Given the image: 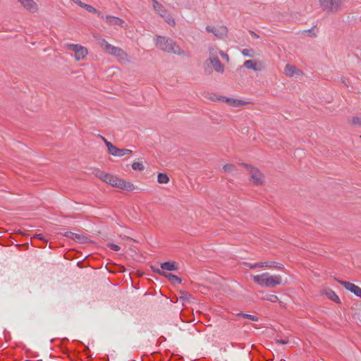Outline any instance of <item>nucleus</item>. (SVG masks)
<instances>
[{"label":"nucleus","instance_id":"nucleus-3","mask_svg":"<svg viewBox=\"0 0 361 361\" xmlns=\"http://www.w3.org/2000/svg\"><path fill=\"white\" fill-rule=\"evenodd\" d=\"M209 51L210 56L205 63L207 64L209 63L216 72L223 73L224 72V66L218 57L213 53L215 51V49L209 47Z\"/></svg>","mask_w":361,"mask_h":361},{"label":"nucleus","instance_id":"nucleus-20","mask_svg":"<svg viewBox=\"0 0 361 361\" xmlns=\"http://www.w3.org/2000/svg\"><path fill=\"white\" fill-rule=\"evenodd\" d=\"M120 178L115 176L111 174L108 175V178L106 180V183L111 185V186L118 188V183L120 182Z\"/></svg>","mask_w":361,"mask_h":361},{"label":"nucleus","instance_id":"nucleus-18","mask_svg":"<svg viewBox=\"0 0 361 361\" xmlns=\"http://www.w3.org/2000/svg\"><path fill=\"white\" fill-rule=\"evenodd\" d=\"M245 68L247 69H251L255 71H259L260 69L257 67V63L253 60H247L245 61L243 65V66L240 67V68Z\"/></svg>","mask_w":361,"mask_h":361},{"label":"nucleus","instance_id":"nucleus-34","mask_svg":"<svg viewBox=\"0 0 361 361\" xmlns=\"http://www.w3.org/2000/svg\"><path fill=\"white\" fill-rule=\"evenodd\" d=\"M100 45L102 47H104L107 51L109 49V47L111 46V44H109L106 40H105L104 39L100 41Z\"/></svg>","mask_w":361,"mask_h":361},{"label":"nucleus","instance_id":"nucleus-37","mask_svg":"<svg viewBox=\"0 0 361 361\" xmlns=\"http://www.w3.org/2000/svg\"><path fill=\"white\" fill-rule=\"evenodd\" d=\"M223 169H224V171L230 172L232 171L233 165L232 164H225V165H224Z\"/></svg>","mask_w":361,"mask_h":361},{"label":"nucleus","instance_id":"nucleus-26","mask_svg":"<svg viewBox=\"0 0 361 361\" xmlns=\"http://www.w3.org/2000/svg\"><path fill=\"white\" fill-rule=\"evenodd\" d=\"M132 169L135 171H142L145 170V166L141 162H134L132 164Z\"/></svg>","mask_w":361,"mask_h":361},{"label":"nucleus","instance_id":"nucleus-12","mask_svg":"<svg viewBox=\"0 0 361 361\" xmlns=\"http://www.w3.org/2000/svg\"><path fill=\"white\" fill-rule=\"evenodd\" d=\"M108 53L120 59H124L127 56V54L121 48L115 47L114 45L109 47Z\"/></svg>","mask_w":361,"mask_h":361},{"label":"nucleus","instance_id":"nucleus-27","mask_svg":"<svg viewBox=\"0 0 361 361\" xmlns=\"http://www.w3.org/2000/svg\"><path fill=\"white\" fill-rule=\"evenodd\" d=\"M329 298L332 300L333 301L337 302V303H340L341 301H340V299L338 298V296L335 293L334 291L333 290H330L329 293H327Z\"/></svg>","mask_w":361,"mask_h":361},{"label":"nucleus","instance_id":"nucleus-7","mask_svg":"<svg viewBox=\"0 0 361 361\" xmlns=\"http://www.w3.org/2000/svg\"><path fill=\"white\" fill-rule=\"evenodd\" d=\"M68 48L75 54V58L77 61L83 59L87 55V49L78 44H69Z\"/></svg>","mask_w":361,"mask_h":361},{"label":"nucleus","instance_id":"nucleus-33","mask_svg":"<svg viewBox=\"0 0 361 361\" xmlns=\"http://www.w3.org/2000/svg\"><path fill=\"white\" fill-rule=\"evenodd\" d=\"M151 269L154 272L157 273L161 276H165V275H166V272L162 271V269L161 270L160 269H159L158 267H157L155 266H152Z\"/></svg>","mask_w":361,"mask_h":361},{"label":"nucleus","instance_id":"nucleus-40","mask_svg":"<svg viewBox=\"0 0 361 361\" xmlns=\"http://www.w3.org/2000/svg\"><path fill=\"white\" fill-rule=\"evenodd\" d=\"M219 54H220V55L222 56V58H223L224 59H225V60H226L227 61H228V60H229V56H228V55L226 53H225V52H224V51H219Z\"/></svg>","mask_w":361,"mask_h":361},{"label":"nucleus","instance_id":"nucleus-22","mask_svg":"<svg viewBox=\"0 0 361 361\" xmlns=\"http://www.w3.org/2000/svg\"><path fill=\"white\" fill-rule=\"evenodd\" d=\"M25 8L31 10L36 7V4L33 0H18Z\"/></svg>","mask_w":361,"mask_h":361},{"label":"nucleus","instance_id":"nucleus-17","mask_svg":"<svg viewBox=\"0 0 361 361\" xmlns=\"http://www.w3.org/2000/svg\"><path fill=\"white\" fill-rule=\"evenodd\" d=\"M153 4V7L156 11L160 15L161 17H165V14L166 13V11L164 8V6L161 4H160L157 0H152Z\"/></svg>","mask_w":361,"mask_h":361},{"label":"nucleus","instance_id":"nucleus-39","mask_svg":"<svg viewBox=\"0 0 361 361\" xmlns=\"http://www.w3.org/2000/svg\"><path fill=\"white\" fill-rule=\"evenodd\" d=\"M232 98L226 97H220L219 100L223 102H231Z\"/></svg>","mask_w":361,"mask_h":361},{"label":"nucleus","instance_id":"nucleus-32","mask_svg":"<svg viewBox=\"0 0 361 361\" xmlns=\"http://www.w3.org/2000/svg\"><path fill=\"white\" fill-rule=\"evenodd\" d=\"M230 103L233 106H240L244 104L245 102H244L243 101H242L240 99H235L232 98L231 102H230Z\"/></svg>","mask_w":361,"mask_h":361},{"label":"nucleus","instance_id":"nucleus-2","mask_svg":"<svg viewBox=\"0 0 361 361\" xmlns=\"http://www.w3.org/2000/svg\"><path fill=\"white\" fill-rule=\"evenodd\" d=\"M253 281L262 287L273 288L281 283V277L279 275L270 276L269 273H263L254 276Z\"/></svg>","mask_w":361,"mask_h":361},{"label":"nucleus","instance_id":"nucleus-19","mask_svg":"<svg viewBox=\"0 0 361 361\" xmlns=\"http://www.w3.org/2000/svg\"><path fill=\"white\" fill-rule=\"evenodd\" d=\"M80 7L85 8L86 11H87L90 13H97L98 15V16H99L101 18H104V15L102 14V13L101 11H98L97 9H96L92 5L83 3L82 5H80Z\"/></svg>","mask_w":361,"mask_h":361},{"label":"nucleus","instance_id":"nucleus-5","mask_svg":"<svg viewBox=\"0 0 361 361\" xmlns=\"http://www.w3.org/2000/svg\"><path fill=\"white\" fill-rule=\"evenodd\" d=\"M243 165L249 170L251 179L254 184L259 185L264 183V176L258 169L249 166L246 164H243Z\"/></svg>","mask_w":361,"mask_h":361},{"label":"nucleus","instance_id":"nucleus-38","mask_svg":"<svg viewBox=\"0 0 361 361\" xmlns=\"http://www.w3.org/2000/svg\"><path fill=\"white\" fill-rule=\"evenodd\" d=\"M275 341H276V343H279V344H286L288 342V340L287 338H284V339L276 338Z\"/></svg>","mask_w":361,"mask_h":361},{"label":"nucleus","instance_id":"nucleus-43","mask_svg":"<svg viewBox=\"0 0 361 361\" xmlns=\"http://www.w3.org/2000/svg\"><path fill=\"white\" fill-rule=\"evenodd\" d=\"M360 138H361V135H360Z\"/></svg>","mask_w":361,"mask_h":361},{"label":"nucleus","instance_id":"nucleus-41","mask_svg":"<svg viewBox=\"0 0 361 361\" xmlns=\"http://www.w3.org/2000/svg\"><path fill=\"white\" fill-rule=\"evenodd\" d=\"M34 237H35V238H38V239H39V240H44V241H46V239H45L44 236V235H43V234H42V233L35 234V235H34Z\"/></svg>","mask_w":361,"mask_h":361},{"label":"nucleus","instance_id":"nucleus-42","mask_svg":"<svg viewBox=\"0 0 361 361\" xmlns=\"http://www.w3.org/2000/svg\"><path fill=\"white\" fill-rule=\"evenodd\" d=\"M249 32H250V35H251L254 38L257 39V38H259V35H257V33H255L254 31L250 30V31H249Z\"/></svg>","mask_w":361,"mask_h":361},{"label":"nucleus","instance_id":"nucleus-1","mask_svg":"<svg viewBox=\"0 0 361 361\" xmlns=\"http://www.w3.org/2000/svg\"><path fill=\"white\" fill-rule=\"evenodd\" d=\"M154 41L156 47L161 51L178 56L185 55V51L173 39L169 37L158 35L156 36Z\"/></svg>","mask_w":361,"mask_h":361},{"label":"nucleus","instance_id":"nucleus-31","mask_svg":"<svg viewBox=\"0 0 361 361\" xmlns=\"http://www.w3.org/2000/svg\"><path fill=\"white\" fill-rule=\"evenodd\" d=\"M352 123L356 126L361 128V117L355 116L352 118Z\"/></svg>","mask_w":361,"mask_h":361},{"label":"nucleus","instance_id":"nucleus-14","mask_svg":"<svg viewBox=\"0 0 361 361\" xmlns=\"http://www.w3.org/2000/svg\"><path fill=\"white\" fill-rule=\"evenodd\" d=\"M160 267H161V269H162V271H164V270L169 271H177L178 269L177 263L174 261H169V262H163L161 264Z\"/></svg>","mask_w":361,"mask_h":361},{"label":"nucleus","instance_id":"nucleus-16","mask_svg":"<svg viewBox=\"0 0 361 361\" xmlns=\"http://www.w3.org/2000/svg\"><path fill=\"white\" fill-rule=\"evenodd\" d=\"M118 188L127 191H133L135 189V186L131 182L126 181L121 178L119 183H118Z\"/></svg>","mask_w":361,"mask_h":361},{"label":"nucleus","instance_id":"nucleus-30","mask_svg":"<svg viewBox=\"0 0 361 361\" xmlns=\"http://www.w3.org/2000/svg\"><path fill=\"white\" fill-rule=\"evenodd\" d=\"M99 137H101V139L104 141V142L105 143L107 149H108V152L109 153H110L111 152V149L112 148L114 147V145L109 141H108L105 137H104L102 135H99Z\"/></svg>","mask_w":361,"mask_h":361},{"label":"nucleus","instance_id":"nucleus-35","mask_svg":"<svg viewBox=\"0 0 361 361\" xmlns=\"http://www.w3.org/2000/svg\"><path fill=\"white\" fill-rule=\"evenodd\" d=\"M107 247L114 251H118L121 249L119 245L114 244V243H110L107 244Z\"/></svg>","mask_w":361,"mask_h":361},{"label":"nucleus","instance_id":"nucleus-29","mask_svg":"<svg viewBox=\"0 0 361 361\" xmlns=\"http://www.w3.org/2000/svg\"><path fill=\"white\" fill-rule=\"evenodd\" d=\"M109 173H105L104 171H99L97 173H96V176L99 178L101 180H102L104 182H106V179L108 178V175Z\"/></svg>","mask_w":361,"mask_h":361},{"label":"nucleus","instance_id":"nucleus-4","mask_svg":"<svg viewBox=\"0 0 361 361\" xmlns=\"http://www.w3.org/2000/svg\"><path fill=\"white\" fill-rule=\"evenodd\" d=\"M321 7L328 13H334L342 4V0H319Z\"/></svg>","mask_w":361,"mask_h":361},{"label":"nucleus","instance_id":"nucleus-23","mask_svg":"<svg viewBox=\"0 0 361 361\" xmlns=\"http://www.w3.org/2000/svg\"><path fill=\"white\" fill-rule=\"evenodd\" d=\"M238 317H240L244 319H247L253 322H257L259 320V318L256 317L255 315L247 314V313H243L240 312L238 314Z\"/></svg>","mask_w":361,"mask_h":361},{"label":"nucleus","instance_id":"nucleus-15","mask_svg":"<svg viewBox=\"0 0 361 361\" xmlns=\"http://www.w3.org/2000/svg\"><path fill=\"white\" fill-rule=\"evenodd\" d=\"M284 72L285 74L288 77L302 73L300 70L298 69L295 66L290 64L286 65Z\"/></svg>","mask_w":361,"mask_h":361},{"label":"nucleus","instance_id":"nucleus-8","mask_svg":"<svg viewBox=\"0 0 361 361\" xmlns=\"http://www.w3.org/2000/svg\"><path fill=\"white\" fill-rule=\"evenodd\" d=\"M66 238H71L78 243H88L89 238L82 234L75 233L71 231H66L63 234Z\"/></svg>","mask_w":361,"mask_h":361},{"label":"nucleus","instance_id":"nucleus-10","mask_svg":"<svg viewBox=\"0 0 361 361\" xmlns=\"http://www.w3.org/2000/svg\"><path fill=\"white\" fill-rule=\"evenodd\" d=\"M338 282L341 285H343L346 290L350 291L351 293H354L357 297L361 298V288L359 286L348 281H338Z\"/></svg>","mask_w":361,"mask_h":361},{"label":"nucleus","instance_id":"nucleus-11","mask_svg":"<svg viewBox=\"0 0 361 361\" xmlns=\"http://www.w3.org/2000/svg\"><path fill=\"white\" fill-rule=\"evenodd\" d=\"M106 22L111 25H118L121 27H124L125 22L121 18L113 16H104Z\"/></svg>","mask_w":361,"mask_h":361},{"label":"nucleus","instance_id":"nucleus-36","mask_svg":"<svg viewBox=\"0 0 361 361\" xmlns=\"http://www.w3.org/2000/svg\"><path fill=\"white\" fill-rule=\"evenodd\" d=\"M267 300L271 302H276L279 298L276 295L271 294L267 297Z\"/></svg>","mask_w":361,"mask_h":361},{"label":"nucleus","instance_id":"nucleus-21","mask_svg":"<svg viewBox=\"0 0 361 361\" xmlns=\"http://www.w3.org/2000/svg\"><path fill=\"white\" fill-rule=\"evenodd\" d=\"M164 277L167 278L174 285L182 283V279L179 276L170 273H166Z\"/></svg>","mask_w":361,"mask_h":361},{"label":"nucleus","instance_id":"nucleus-25","mask_svg":"<svg viewBox=\"0 0 361 361\" xmlns=\"http://www.w3.org/2000/svg\"><path fill=\"white\" fill-rule=\"evenodd\" d=\"M164 18L165 21L171 26H174L176 25V21L174 18L171 16V15L169 14L167 12L165 14V17H162Z\"/></svg>","mask_w":361,"mask_h":361},{"label":"nucleus","instance_id":"nucleus-6","mask_svg":"<svg viewBox=\"0 0 361 361\" xmlns=\"http://www.w3.org/2000/svg\"><path fill=\"white\" fill-rule=\"evenodd\" d=\"M244 264L250 269H255V268H259V267H274V268L279 269L283 268V265L282 264L276 262H273V261L258 262V263H255V264H250V263L245 262V263H244Z\"/></svg>","mask_w":361,"mask_h":361},{"label":"nucleus","instance_id":"nucleus-28","mask_svg":"<svg viewBox=\"0 0 361 361\" xmlns=\"http://www.w3.org/2000/svg\"><path fill=\"white\" fill-rule=\"evenodd\" d=\"M242 54L247 57H253L254 50L252 49H244L241 51Z\"/></svg>","mask_w":361,"mask_h":361},{"label":"nucleus","instance_id":"nucleus-13","mask_svg":"<svg viewBox=\"0 0 361 361\" xmlns=\"http://www.w3.org/2000/svg\"><path fill=\"white\" fill-rule=\"evenodd\" d=\"M132 153H133V151L130 149H126V148L119 149V148L116 147V146H114L112 148L111 152L109 154L114 157H123V156H125L127 154H130Z\"/></svg>","mask_w":361,"mask_h":361},{"label":"nucleus","instance_id":"nucleus-24","mask_svg":"<svg viewBox=\"0 0 361 361\" xmlns=\"http://www.w3.org/2000/svg\"><path fill=\"white\" fill-rule=\"evenodd\" d=\"M157 181L159 183H167L169 181V178L166 173H159L157 176Z\"/></svg>","mask_w":361,"mask_h":361},{"label":"nucleus","instance_id":"nucleus-9","mask_svg":"<svg viewBox=\"0 0 361 361\" xmlns=\"http://www.w3.org/2000/svg\"><path fill=\"white\" fill-rule=\"evenodd\" d=\"M206 30L212 32L215 36L219 38L226 36L228 33V28L226 26L215 27L208 25L206 27Z\"/></svg>","mask_w":361,"mask_h":361}]
</instances>
